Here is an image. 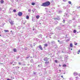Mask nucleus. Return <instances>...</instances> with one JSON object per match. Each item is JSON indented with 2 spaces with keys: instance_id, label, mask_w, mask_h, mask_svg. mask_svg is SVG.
<instances>
[{
  "instance_id": "obj_1",
  "label": "nucleus",
  "mask_w": 80,
  "mask_h": 80,
  "mask_svg": "<svg viewBox=\"0 0 80 80\" xmlns=\"http://www.w3.org/2000/svg\"><path fill=\"white\" fill-rule=\"evenodd\" d=\"M50 5V2L49 1H47L45 3H42V4L41 5V6L43 7H48Z\"/></svg>"
},
{
  "instance_id": "obj_2",
  "label": "nucleus",
  "mask_w": 80,
  "mask_h": 80,
  "mask_svg": "<svg viewBox=\"0 0 80 80\" xmlns=\"http://www.w3.org/2000/svg\"><path fill=\"white\" fill-rule=\"evenodd\" d=\"M9 22L11 25H14V23H13V21H12V20H9Z\"/></svg>"
},
{
  "instance_id": "obj_3",
  "label": "nucleus",
  "mask_w": 80,
  "mask_h": 80,
  "mask_svg": "<svg viewBox=\"0 0 80 80\" xmlns=\"http://www.w3.org/2000/svg\"><path fill=\"white\" fill-rule=\"evenodd\" d=\"M22 14H23V13H22V12H19L18 13V15L19 17H21V16H22Z\"/></svg>"
},
{
  "instance_id": "obj_4",
  "label": "nucleus",
  "mask_w": 80,
  "mask_h": 80,
  "mask_svg": "<svg viewBox=\"0 0 80 80\" xmlns=\"http://www.w3.org/2000/svg\"><path fill=\"white\" fill-rule=\"evenodd\" d=\"M38 47L39 48L41 49V50H43V48L42 47V45H40Z\"/></svg>"
},
{
  "instance_id": "obj_5",
  "label": "nucleus",
  "mask_w": 80,
  "mask_h": 80,
  "mask_svg": "<svg viewBox=\"0 0 80 80\" xmlns=\"http://www.w3.org/2000/svg\"><path fill=\"white\" fill-rule=\"evenodd\" d=\"M48 58H46L44 59V61H45L46 62L48 61Z\"/></svg>"
},
{
  "instance_id": "obj_6",
  "label": "nucleus",
  "mask_w": 80,
  "mask_h": 80,
  "mask_svg": "<svg viewBox=\"0 0 80 80\" xmlns=\"http://www.w3.org/2000/svg\"><path fill=\"white\" fill-rule=\"evenodd\" d=\"M0 3L1 4L3 3H4V1L3 0H1Z\"/></svg>"
},
{
  "instance_id": "obj_7",
  "label": "nucleus",
  "mask_w": 80,
  "mask_h": 80,
  "mask_svg": "<svg viewBox=\"0 0 80 80\" xmlns=\"http://www.w3.org/2000/svg\"><path fill=\"white\" fill-rule=\"evenodd\" d=\"M4 31L5 33H7V32H9V31L8 30H5Z\"/></svg>"
},
{
  "instance_id": "obj_8",
  "label": "nucleus",
  "mask_w": 80,
  "mask_h": 80,
  "mask_svg": "<svg viewBox=\"0 0 80 80\" xmlns=\"http://www.w3.org/2000/svg\"><path fill=\"white\" fill-rule=\"evenodd\" d=\"M36 18H37V19H38L39 18H40V16L38 15V16H36Z\"/></svg>"
},
{
  "instance_id": "obj_9",
  "label": "nucleus",
  "mask_w": 80,
  "mask_h": 80,
  "mask_svg": "<svg viewBox=\"0 0 80 80\" xmlns=\"http://www.w3.org/2000/svg\"><path fill=\"white\" fill-rule=\"evenodd\" d=\"M70 47H71V48L73 47V44H72V43H70Z\"/></svg>"
},
{
  "instance_id": "obj_10",
  "label": "nucleus",
  "mask_w": 80,
  "mask_h": 80,
  "mask_svg": "<svg viewBox=\"0 0 80 80\" xmlns=\"http://www.w3.org/2000/svg\"><path fill=\"white\" fill-rule=\"evenodd\" d=\"M45 64H48V63H49V62L46 61L45 62Z\"/></svg>"
},
{
  "instance_id": "obj_11",
  "label": "nucleus",
  "mask_w": 80,
  "mask_h": 80,
  "mask_svg": "<svg viewBox=\"0 0 80 80\" xmlns=\"http://www.w3.org/2000/svg\"><path fill=\"white\" fill-rule=\"evenodd\" d=\"M13 51L14 52H17V49H16V48H14Z\"/></svg>"
},
{
  "instance_id": "obj_12",
  "label": "nucleus",
  "mask_w": 80,
  "mask_h": 80,
  "mask_svg": "<svg viewBox=\"0 0 80 80\" xmlns=\"http://www.w3.org/2000/svg\"><path fill=\"white\" fill-rule=\"evenodd\" d=\"M32 21L33 22H35V20L34 18H32Z\"/></svg>"
},
{
  "instance_id": "obj_13",
  "label": "nucleus",
  "mask_w": 80,
  "mask_h": 80,
  "mask_svg": "<svg viewBox=\"0 0 80 80\" xmlns=\"http://www.w3.org/2000/svg\"><path fill=\"white\" fill-rule=\"evenodd\" d=\"M63 67H67V65L66 64H63L62 65Z\"/></svg>"
},
{
  "instance_id": "obj_14",
  "label": "nucleus",
  "mask_w": 80,
  "mask_h": 80,
  "mask_svg": "<svg viewBox=\"0 0 80 80\" xmlns=\"http://www.w3.org/2000/svg\"><path fill=\"white\" fill-rule=\"evenodd\" d=\"M74 74V75H77V73L76 72H75L74 73H73Z\"/></svg>"
},
{
  "instance_id": "obj_15",
  "label": "nucleus",
  "mask_w": 80,
  "mask_h": 80,
  "mask_svg": "<svg viewBox=\"0 0 80 80\" xmlns=\"http://www.w3.org/2000/svg\"><path fill=\"white\" fill-rule=\"evenodd\" d=\"M31 5H35V2H32L31 3Z\"/></svg>"
},
{
  "instance_id": "obj_16",
  "label": "nucleus",
  "mask_w": 80,
  "mask_h": 80,
  "mask_svg": "<svg viewBox=\"0 0 80 80\" xmlns=\"http://www.w3.org/2000/svg\"><path fill=\"white\" fill-rule=\"evenodd\" d=\"M28 18H29V16L28 15H27L26 16V19H28Z\"/></svg>"
},
{
  "instance_id": "obj_17",
  "label": "nucleus",
  "mask_w": 80,
  "mask_h": 80,
  "mask_svg": "<svg viewBox=\"0 0 80 80\" xmlns=\"http://www.w3.org/2000/svg\"><path fill=\"white\" fill-rule=\"evenodd\" d=\"M44 47H47L48 46V44H44Z\"/></svg>"
},
{
  "instance_id": "obj_18",
  "label": "nucleus",
  "mask_w": 80,
  "mask_h": 80,
  "mask_svg": "<svg viewBox=\"0 0 80 80\" xmlns=\"http://www.w3.org/2000/svg\"><path fill=\"white\" fill-rule=\"evenodd\" d=\"M80 49H79V50H78V52H77V53L78 54H79V53H80Z\"/></svg>"
},
{
  "instance_id": "obj_19",
  "label": "nucleus",
  "mask_w": 80,
  "mask_h": 80,
  "mask_svg": "<svg viewBox=\"0 0 80 80\" xmlns=\"http://www.w3.org/2000/svg\"><path fill=\"white\" fill-rule=\"evenodd\" d=\"M52 43H55V41H52L51 42Z\"/></svg>"
},
{
  "instance_id": "obj_20",
  "label": "nucleus",
  "mask_w": 80,
  "mask_h": 80,
  "mask_svg": "<svg viewBox=\"0 0 80 80\" xmlns=\"http://www.w3.org/2000/svg\"><path fill=\"white\" fill-rule=\"evenodd\" d=\"M73 32L74 33H76V32H77V31H76V30H74L73 31Z\"/></svg>"
},
{
  "instance_id": "obj_21",
  "label": "nucleus",
  "mask_w": 80,
  "mask_h": 80,
  "mask_svg": "<svg viewBox=\"0 0 80 80\" xmlns=\"http://www.w3.org/2000/svg\"><path fill=\"white\" fill-rule=\"evenodd\" d=\"M53 19H54V20H58V18H53Z\"/></svg>"
},
{
  "instance_id": "obj_22",
  "label": "nucleus",
  "mask_w": 80,
  "mask_h": 80,
  "mask_svg": "<svg viewBox=\"0 0 80 80\" xmlns=\"http://www.w3.org/2000/svg\"><path fill=\"white\" fill-rule=\"evenodd\" d=\"M13 12H16V9H14L13 10Z\"/></svg>"
},
{
  "instance_id": "obj_23",
  "label": "nucleus",
  "mask_w": 80,
  "mask_h": 80,
  "mask_svg": "<svg viewBox=\"0 0 80 80\" xmlns=\"http://www.w3.org/2000/svg\"><path fill=\"white\" fill-rule=\"evenodd\" d=\"M68 3L69 4H72V2H70V1H69L68 2Z\"/></svg>"
},
{
  "instance_id": "obj_24",
  "label": "nucleus",
  "mask_w": 80,
  "mask_h": 80,
  "mask_svg": "<svg viewBox=\"0 0 80 80\" xmlns=\"http://www.w3.org/2000/svg\"><path fill=\"white\" fill-rule=\"evenodd\" d=\"M28 12H31V10L30 9H28Z\"/></svg>"
},
{
  "instance_id": "obj_25",
  "label": "nucleus",
  "mask_w": 80,
  "mask_h": 80,
  "mask_svg": "<svg viewBox=\"0 0 80 80\" xmlns=\"http://www.w3.org/2000/svg\"><path fill=\"white\" fill-rule=\"evenodd\" d=\"M54 61H55V63H57V62H58V61L57 60H55Z\"/></svg>"
},
{
  "instance_id": "obj_26",
  "label": "nucleus",
  "mask_w": 80,
  "mask_h": 80,
  "mask_svg": "<svg viewBox=\"0 0 80 80\" xmlns=\"http://www.w3.org/2000/svg\"><path fill=\"white\" fill-rule=\"evenodd\" d=\"M74 44L75 45H77V43L76 42H74Z\"/></svg>"
},
{
  "instance_id": "obj_27",
  "label": "nucleus",
  "mask_w": 80,
  "mask_h": 80,
  "mask_svg": "<svg viewBox=\"0 0 80 80\" xmlns=\"http://www.w3.org/2000/svg\"><path fill=\"white\" fill-rule=\"evenodd\" d=\"M63 1L65 2L67 1V0H63Z\"/></svg>"
},
{
  "instance_id": "obj_28",
  "label": "nucleus",
  "mask_w": 80,
  "mask_h": 80,
  "mask_svg": "<svg viewBox=\"0 0 80 80\" xmlns=\"http://www.w3.org/2000/svg\"><path fill=\"white\" fill-rule=\"evenodd\" d=\"M27 59H28V58H29V57H26Z\"/></svg>"
},
{
  "instance_id": "obj_29",
  "label": "nucleus",
  "mask_w": 80,
  "mask_h": 80,
  "mask_svg": "<svg viewBox=\"0 0 80 80\" xmlns=\"http://www.w3.org/2000/svg\"><path fill=\"white\" fill-rule=\"evenodd\" d=\"M18 64H19V65H21V62H18Z\"/></svg>"
},
{
  "instance_id": "obj_30",
  "label": "nucleus",
  "mask_w": 80,
  "mask_h": 80,
  "mask_svg": "<svg viewBox=\"0 0 80 80\" xmlns=\"http://www.w3.org/2000/svg\"><path fill=\"white\" fill-rule=\"evenodd\" d=\"M63 23H65V20H63Z\"/></svg>"
},
{
  "instance_id": "obj_31",
  "label": "nucleus",
  "mask_w": 80,
  "mask_h": 80,
  "mask_svg": "<svg viewBox=\"0 0 80 80\" xmlns=\"http://www.w3.org/2000/svg\"><path fill=\"white\" fill-rule=\"evenodd\" d=\"M58 42H60V40H58Z\"/></svg>"
},
{
  "instance_id": "obj_32",
  "label": "nucleus",
  "mask_w": 80,
  "mask_h": 80,
  "mask_svg": "<svg viewBox=\"0 0 80 80\" xmlns=\"http://www.w3.org/2000/svg\"><path fill=\"white\" fill-rule=\"evenodd\" d=\"M70 40H67V42H68V41H69Z\"/></svg>"
},
{
  "instance_id": "obj_33",
  "label": "nucleus",
  "mask_w": 80,
  "mask_h": 80,
  "mask_svg": "<svg viewBox=\"0 0 80 80\" xmlns=\"http://www.w3.org/2000/svg\"><path fill=\"white\" fill-rule=\"evenodd\" d=\"M61 77H62V78H63V76H61Z\"/></svg>"
},
{
  "instance_id": "obj_34",
  "label": "nucleus",
  "mask_w": 80,
  "mask_h": 80,
  "mask_svg": "<svg viewBox=\"0 0 80 80\" xmlns=\"http://www.w3.org/2000/svg\"><path fill=\"white\" fill-rule=\"evenodd\" d=\"M17 67H18V68H19V67H18L17 66Z\"/></svg>"
},
{
  "instance_id": "obj_35",
  "label": "nucleus",
  "mask_w": 80,
  "mask_h": 80,
  "mask_svg": "<svg viewBox=\"0 0 80 80\" xmlns=\"http://www.w3.org/2000/svg\"><path fill=\"white\" fill-rule=\"evenodd\" d=\"M11 32H12V31H11Z\"/></svg>"
},
{
  "instance_id": "obj_36",
  "label": "nucleus",
  "mask_w": 80,
  "mask_h": 80,
  "mask_svg": "<svg viewBox=\"0 0 80 80\" xmlns=\"http://www.w3.org/2000/svg\"><path fill=\"white\" fill-rule=\"evenodd\" d=\"M79 76L80 77V74H79Z\"/></svg>"
},
{
  "instance_id": "obj_37",
  "label": "nucleus",
  "mask_w": 80,
  "mask_h": 80,
  "mask_svg": "<svg viewBox=\"0 0 80 80\" xmlns=\"http://www.w3.org/2000/svg\"><path fill=\"white\" fill-rule=\"evenodd\" d=\"M78 78L77 77H76V78Z\"/></svg>"
},
{
  "instance_id": "obj_38",
  "label": "nucleus",
  "mask_w": 80,
  "mask_h": 80,
  "mask_svg": "<svg viewBox=\"0 0 80 80\" xmlns=\"http://www.w3.org/2000/svg\"><path fill=\"white\" fill-rule=\"evenodd\" d=\"M12 65H14V64H13Z\"/></svg>"
},
{
  "instance_id": "obj_39",
  "label": "nucleus",
  "mask_w": 80,
  "mask_h": 80,
  "mask_svg": "<svg viewBox=\"0 0 80 80\" xmlns=\"http://www.w3.org/2000/svg\"><path fill=\"white\" fill-rule=\"evenodd\" d=\"M39 66H40L39 65H38V67H39Z\"/></svg>"
},
{
  "instance_id": "obj_40",
  "label": "nucleus",
  "mask_w": 80,
  "mask_h": 80,
  "mask_svg": "<svg viewBox=\"0 0 80 80\" xmlns=\"http://www.w3.org/2000/svg\"><path fill=\"white\" fill-rule=\"evenodd\" d=\"M71 50H72V49H71Z\"/></svg>"
},
{
  "instance_id": "obj_41",
  "label": "nucleus",
  "mask_w": 80,
  "mask_h": 80,
  "mask_svg": "<svg viewBox=\"0 0 80 80\" xmlns=\"http://www.w3.org/2000/svg\"><path fill=\"white\" fill-rule=\"evenodd\" d=\"M0 37H1V35H0Z\"/></svg>"
},
{
  "instance_id": "obj_42",
  "label": "nucleus",
  "mask_w": 80,
  "mask_h": 80,
  "mask_svg": "<svg viewBox=\"0 0 80 80\" xmlns=\"http://www.w3.org/2000/svg\"><path fill=\"white\" fill-rule=\"evenodd\" d=\"M1 64H3V63H1Z\"/></svg>"
},
{
  "instance_id": "obj_43",
  "label": "nucleus",
  "mask_w": 80,
  "mask_h": 80,
  "mask_svg": "<svg viewBox=\"0 0 80 80\" xmlns=\"http://www.w3.org/2000/svg\"><path fill=\"white\" fill-rule=\"evenodd\" d=\"M0 33H1V32H0Z\"/></svg>"
},
{
  "instance_id": "obj_44",
  "label": "nucleus",
  "mask_w": 80,
  "mask_h": 80,
  "mask_svg": "<svg viewBox=\"0 0 80 80\" xmlns=\"http://www.w3.org/2000/svg\"><path fill=\"white\" fill-rule=\"evenodd\" d=\"M16 68H17V67H15Z\"/></svg>"
}]
</instances>
